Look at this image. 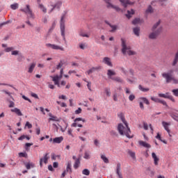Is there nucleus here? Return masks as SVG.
<instances>
[{
	"instance_id": "ea45409f",
	"label": "nucleus",
	"mask_w": 178,
	"mask_h": 178,
	"mask_svg": "<svg viewBox=\"0 0 178 178\" xmlns=\"http://www.w3.org/2000/svg\"><path fill=\"white\" fill-rule=\"evenodd\" d=\"M106 97H111V89L109 88H104Z\"/></svg>"
},
{
	"instance_id": "c756f323",
	"label": "nucleus",
	"mask_w": 178,
	"mask_h": 178,
	"mask_svg": "<svg viewBox=\"0 0 178 178\" xmlns=\"http://www.w3.org/2000/svg\"><path fill=\"white\" fill-rule=\"evenodd\" d=\"M138 89L142 91L143 92H148V91H149V88H144L143 87V86L139 85L138 86Z\"/></svg>"
},
{
	"instance_id": "09e8293b",
	"label": "nucleus",
	"mask_w": 178,
	"mask_h": 178,
	"mask_svg": "<svg viewBox=\"0 0 178 178\" xmlns=\"http://www.w3.org/2000/svg\"><path fill=\"white\" fill-rule=\"evenodd\" d=\"M9 105H8V108H15V102H12V101H9Z\"/></svg>"
},
{
	"instance_id": "2f4dec72",
	"label": "nucleus",
	"mask_w": 178,
	"mask_h": 178,
	"mask_svg": "<svg viewBox=\"0 0 178 178\" xmlns=\"http://www.w3.org/2000/svg\"><path fill=\"white\" fill-rule=\"evenodd\" d=\"M26 168L29 170L31 168H34V163H24Z\"/></svg>"
},
{
	"instance_id": "de8ad7c7",
	"label": "nucleus",
	"mask_w": 178,
	"mask_h": 178,
	"mask_svg": "<svg viewBox=\"0 0 178 178\" xmlns=\"http://www.w3.org/2000/svg\"><path fill=\"white\" fill-rule=\"evenodd\" d=\"M63 66V61L60 60L58 65L56 66V69L59 70Z\"/></svg>"
},
{
	"instance_id": "37998d69",
	"label": "nucleus",
	"mask_w": 178,
	"mask_h": 178,
	"mask_svg": "<svg viewBox=\"0 0 178 178\" xmlns=\"http://www.w3.org/2000/svg\"><path fill=\"white\" fill-rule=\"evenodd\" d=\"M154 12V8H152V6H149L147 9L146 10V13H152Z\"/></svg>"
},
{
	"instance_id": "cd10ccee",
	"label": "nucleus",
	"mask_w": 178,
	"mask_h": 178,
	"mask_svg": "<svg viewBox=\"0 0 178 178\" xmlns=\"http://www.w3.org/2000/svg\"><path fill=\"white\" fill-rule=\"evenodd\" d=\"M80 166V159H76L74 163V169H79Z\"/></svg>"
},
{
	"instance_id": "69168bd1",
	"label": "nucleus",
	"mask_w": 178,
	"mask_h": 178,
	"mask_svg": "<svg viewBox=\"0 0 178 178\" xmlns=\"http://www.w3.org/2000/svg\"><path fill=\"white\" fill-rule=\"evenodd\" d=\"M26 138V136L22 135L19 138H18V140H19L20 141L24 140Z\"/></svg>"
},
{
	"instance_id": "f257e3e1",
	"label": "nucleus",
	"mask_w": 178,
	"mask_h": 178,
	"mask_svg": "<svg viewBox=\"0 0 178 178\" xmlns=\"http://www.w3.org/2000/svg\"><path fill=\"white\" fill-rule=\"evenodd\" d=\"M124 125H123V124L122 123L118 124L117 128L118 133L120 134V136H126L127 138H133L134 136L131 135V131L129 127V124H127V122H124Z\"/></svg>"
},
{
	"instance_id": "f03ea898",
	"label": "nucleus",
	"mask_w": 178,
	"mask_h": 178,
	"mask_svg": "<svg viewBox=\"0 0 178 178\" xmlns=\"http://www.w3.org/2000/svg\"><path fill=\"white\" fill-rule=\"evenodd\" d=\"M160 24L161 21H159L153 25L152 33L149 35V40H156V38H158L159 34L162 32V27L159 26Z\"/></svg>"
},
{
	"instance_id": "f704fd0d",
	"label": "nucleus",
	"mask_w": 178,
	"mask_h": 178,
	"mask_svg": "<svg viewBox=\"0 0 178 178\" xmlns=\"http://www.w3.org/2000/svg\"><path fill=\"white\" fill-rule=\"evenodd\" d=\"M128 154L130 155V156L132 158V159L136 160V152L131 151V150H128Z\"/></svg>"
},
{
	"instance_id": "0e129e2a",
	"label": "nucleus",
	"mask_w": 178,
	"mask_h": 178,
	"mask_svg": "<svg viewBox=\"0 0 178 178\" xmlns=\"http://www.w3.org/2000/svg\"><path fill=\"white\" fill-rule=\"evenodd\" d=\"M143 129H144L145 130H148V124L144 122V123H143Z\"/></svg>"
},
{
	"instance_id": "4468645a",
	"label": "nucleus",
	"mask_w": 178,
	"mask_h": 178,
	"mask_svg": "<svg viewBox=\"0 0 178 178\" xmlns=\"http://www.w3.org/2000/svg\"><path fill=\"white\" fill-rule=\"evenodd\" d=\"M103 63L104 65H106L107 66H109L110 67H112L113 66V64H112V61L111 60V58L109 57H104L103 58Z\"/></svg>"
},
{
	"instance_id": "1a4fd4ad",
	"label": "nucleus",
	"mask_w": 178,
	"mask_h": 178,
	"mask_svg": "<svg viewBox=\"0 0 178 178\" xmlns=\"http://www.w3.org/2000/svg\"><path fill=\"white\" fill-rule=\"evenodd\" d=\"M106 3V8L108 9H115L117 12H120V8L116 6L111 3V0H104Z\"/></svg>"
},
{
	"instance_id": "39448f33",
	"label": "nucleus",
	"mask_w": 178,
	"mask_h": 178,
	"mask_svg": "<svg viewBox=\"0 0 178 178\" xmlns=\"http://www.w3.org/2000/svg\"><path fill=\"white\" fill-rule=\"evenodd\" d=\"M20 11L26 15L28 19H33L34 20L35 19V15L33 13V10L29 4H26L24 8H21Z\"/></svg>"
},
{
	"instance_id": "a878e982",
	"label": "nucleus",
	"mask_w": 178,
	"mask_h": 178,
	"mask_svg": "<svg viewBox=\"0 0 178 178\" xmlns=\"http://www.w3.org/2000/svg\"><path fill=\"white\" fill-rule=\"evenodd\" d=\"M118 117L122 120V123H127L126 119H124V114L123 113H120L118 114Z\"/></svg>"
},
{
	"instance_id": "052dcab7",
	"label": "nucleus",
	"mask_w": 178,
	"mask_h": 178,
	"mask_svg": "<svg viewBox=\"0 0 178 178\" xmlns=\"http://www.w3.org/2000/svg\"><path fill=\"white\" fill-rule=\"evenodd\" d=\"M11 55H14V56L19 55V51L17 50L13 51L11 53Z\"/></svg>"
},
{
	"instance_id": "bb28decb",
	"label": "nucleus",
	"mask_w": 178,
	"mask_h": 178,
	"mask_svg": "<svg viewBox=\"0 0 178 178\" xmlns=\"http://www.w3.org/2000/svg\"><path fill=\"white\" fill-rule=\"evenodd\" d=\"M134 33L136 37H140V27H135L133 29Z\"/></svg>"
},
{
	"instance_id": "8fccbe9b",
	"label": "nucleus",
	"mask_w": 178,
	"mask_h": 178,
	"mask_svg": "<svg viewBox=\"0 0 178 178\" xmlns=\"http://www.w3.org/2000/svg\"><path fill=\"white\" fill-rule=\"evenodd\" d=\"M129 101H134L136 99V96L134 95H130L129 97Z\"/></svg>"
},
{
	"instance_id": "9d476101",
	"label": "nucleus",
	"mask_w": 178,
	"mask_h": 178,
	"mask_svg": "<svg viewBox=\"0 0 178 178\" xmlns=\"http://www.w3.org/2000/svg\"><path fill=\"white\" fill-rule=\"evenodd\" d=\"M46 47L47 48H51V49L65 51V48H63V47L59 46V45H57V44H52L51 43H47Z\"/></svg>"
},
{
	"instance_id": "338daca9",
	"label": "nucleus",
	"mask_w": 178,
	"mask_h": 178,
	"mask_svg": "<svg viewBox=\"0 0 178 178\" xmlns=\"http://www.w3.org/2000/svg\"><path fill=\"white\" fill-rule=\"evenodd\" d=\"M87 87L90 91H91V82H88Z\"/></svg>"
},
{
	"instance_id": "412c9836",
	"label": "nucleus",
	"mask_w": 178,
	"mask_h": 178,
	"mask_svg": "<svg viewBox=\"0 0 178 178\" xmlns=\"http://www.w3.org/2000/svg\"><path fill=\"white\" fill-rule=\"evenodd\" d=\"M65 172L70 173V175H72V161H68L67 164L66 170H65Z\"/></svg>"
},
{
	"instance_id": "4c0bfd02",
	"label": "nucleus",
	"mask_w": 178,
	"mask_h": 178,
	"mask_svg": "<svg viewBox=\"0 0 178 178\" xmlns=\"http://www.w3.org/2000/svg\"><path fill=\"white\" fill-rule=\"evenodd\" d=\"M101 159L104 162V163H108L109 162V159L106 158V156L104 154L101 155Z\"/></svg>"
},
{
	"instance_id": "774afa93",
	"label": "nucleus",
	"mask_w": 178,
	"mask_h": 178,
	"mask_svg": "<svg viewBox=\"0 0 178 178\" xmlns=\"http://www.w3.org/2000/svg\"><path fill=\"white\" fill-rule=\"evenodd\" d=\"M59 166V163L58 162H54L53 163V168H58Z\"/></svg>"
},
{
	"instance_id": "79ce46f5",
	"label": "nucleus",
	"mask_w": 178,
	"mask_h": 178,
	"mask_svg": "<svg viewBox=\"0 0 178 178\" xmlns=\"http://www.w3.org/2000/svg\"><path fill=\"white\" fill-rule=\"evenodd\" d=\"M110 27H111L112 30L111 31V33H115L116 30H118V26L117 25H110Z\"/></svg>"
},
{
	"instance_id": "423d86ee",
	"label": "nucleus",
	"mask_w": 178,
	"mask_h": 178,
	"mask_svg": "<svg viewBox=\"0 0 178 178\" xmlns=\"http://www.w3.org/2000/svg\"><path fill=\"white\" fill-rule=\"evenodd\" d=\"M49 159V153H45L43 157L40 158V166L42 168L44 163L47 165L48 163V160Z\"/></svg>"
},
{
	"instance_id": "7ed1b4c3",
	"label": "nucleus",
	"mask_w": 178,
	"mask_h": 178,
	"mask_svg": "<svg viewBox=\"0 0 178 178\" xmlns=\"http://www.w3.org/2000/svg\"><path fill=\"white\" fill-rule=\"evenodd\" d=\"M121 51L123 55H129V56H131L137 54L136 51L131 50V47H130V45H127L126 40L121 38Z\"/></svg>"
},
{
	"instance_id": "4be33fe9",
	"label": "nucleus",
	"mask_w": 178,
	"mask_h": 178,
	"mask_svg": "<svg viewBox=\"0 0 178 178\" xmlns=\"http://www.w3.org/2000/svg\"><path fill=\"white\" fill-rule=\"evenodd\" d=\"M115 75H116V72H115V71H113L112 70H107V76H108V79H111V80H112V79H113V77H112V76H115Z\"/></svg>"
},
{
	"instance_id": "4d7b16f0",
	"label": "nucleus",
	"mask_w": 178,
	"mask_h": 178,
	"mask_svg": "<svg viewBox=\"0 0 178 178\" xmlns=\"http://www.w3.org/2000/svg\"><path fill=\"white\" fill-rule=\"evenodd\" d=\"M81 111H82L81 108H80V107L78 108V109L75 111V114L76 115H79V113L81 112Z\"/></svg>"
},
{
	"instance_id": "72a5a7b5",
	"label": "nucleus",
	"mask_w": 178,
	"mask_h": 178,
	"mask_svg": "<svg viewBox=\"0 0 178 178\" xmlns=\"http://www.w3.org/2000/svg\"><path fill=\"white\" fill-rule=\"evenodd\" d=\"M111 80H113V81H117V83H123V79H122L119 76L111 78Z\"/></svg>"
},
{
	"instance_id": "a211bd4d",
	"label": "nucleus",
	"mask_w": 178,
	"mask_h": 178,
	"mask_svg": "<svg viewBox=\"0 0 178 178\" xmlns=\"http://www.w3.org/2000/svg\"><path fill=\"white\" fill-rule=\"evenodd\" d=\"M152 157L154 159V163L155 166H158L159 162V158L156 156V154H155V152H152Z\"/></svg>"
},
{
	"instance_id": "864d4df0",
	"label": "nucleus",
	"mask_w": 178,
	"mask_h": 178,
	"mask_svg": "<svg viewBox=\"0 0 178 178\" xmlns=\"http://www.w3.org/2000/svg\"><path fill=\"white\" fill-rule=\"evenodd\" d=\"M94 144L96 147H99V140L98 139H95L94 140Z\"/></svg>"
},
{
	"instance_id": "f8f14e48",
	"label": "nucleus",
	"mask_w": 178,
	"mask_h": 178,
	"mask_svg": "<svg viewBox=\"0 0 178 178\" xmlns=\"http://www.w3.org/2000/svg\"><path fill=\"white\" fill-rule=\"evenodd\" d=\"M152 101H154V102H157L159 104H162V105H163L164 106H166L168 108V104L166 103V102L163 101V100H161L159 98L154 97H151Z\"/></svg>"
},
{
	"instance_id": "aec40b11",
	"label": "nucleus",
	"mask_w": 178,
	"mask_h": 178,
	"mask_svg": "<svg viewBox=\"0 0 178 178\" xmlns=\"http://www.w3.org/2000/svg\"><path fill=\"white\" fill-rule=\"evenodd\" d=\"M63 141V136L56 137L53 139V144H60Z\"/></svg>"
},
{
	"instance_id": "0eeeda50",
	"label": "nucleus",
	"mask_w": 178,
	"mask_h": 178,
	"mask_svg": "<svg viewBox=\"0 0 178 178\" xmlns=\"http://www.w3.org/2000/svg\"><path fill=\"white\" fill-rule=\"evenodd\" d=\"M51 79H52V81H54L55 86H58V87H60V84L59 83V80L63 77V74H60V75L56 76H50Z\"/></svg>"
},
{
	"instance_id": "c85d7f7f",
	"label": "nucleus",
	"mask_w": 178,
	"mask_h": 178,
	"mask_svg": "<svg viewBox=\"0 0 178 178\" xmlns=\"http://www.w3.org/2000/svg\"><path fill=\"white\" fill-rule=\"evenodd\" d=\"M79 35H80V37H86V38H90V35L86 33L83 31L81 30L79 32Z\"/></svg>"
},
{
	"instance_id": "6e6552de",
	"label": "nucleus",
	"mask_w": 178,
	"mask_h": 178,
	"mask_svg": "<svg viewBox=\"0 0 178 178\" xmlns=\"http://www.w3.org/2000/svg\"><path fill=\"white\" fill-rule=\"evenodd\" d=\"M65 17H62L60 19V33H61V35L63 38V40H65L66 38L65 36Z\"/></svg>"
},
{
	"instance_id": "13d9d810",
	"label": "nucleus",
	"mask_w": 178,
	"mask_h": 178,
	"mask_svg": "<svg viewBox=\"0 0 178 178\" xmlns=\"http://www.w3.org/2000/svg\"><path fill=\"white\" fill-rule=\"evenodd\" d=\"M22 98H23V99H25V101H29V102H30L31 104V100L30 99H29V97H27L24 95H22Z\"/></svg>"
},
{
	"instance_id": "680f3d73",
	"label": "nucleus",
	"mask_w": 178,
	"mask_h": 178,
	"mask_svg": "<svg viewBox=\"0 0 178 178\" xmlns=\"http://www.w3.org/2000/svg\"><path fill=\"white\" fill-rule=\"evenodd\" d=\"M31 97H33V98H36V99H38V95L34 92H32L31 94Z\"/></svg>"
},
{
	"instance_id": "393cba45",
	"label": "nucleus",
	"mask_w": 178,
	"mask_h": 178,
	"mask_svg": "<svg viewBox=\"0 0 178 178\" xmlns=\"http://www.w3.org/2000/svg\"><path fill=\"white\" fill-rule=\"evenodd\" d=\"M120 2L124 8H127V5H133V3L130 2L129 0H120Z\"/></svg>"
},
{
	"instance_id": "58836bf2",
	"label": "nucleus",
	"mask_w": 178,
	"mask_h": 178,
	"mask_svg": "<svg viewBox=\"0 0 178 178\" xmlns=\"http://www.w3.org/2000/svg\"><path fill=\"white\" fill-rule=\"evenodd\" d=\"M51 120L52 122H59V118L55 115H53L52 118H49V122H51Z\"/></svg>"
},
{
	"instance_id": "2eb2a0df",
	"label": "nucleus",
	"mask_w": 178,
	"mask_h": 178,
	"mask_svg": "<svg viewBox=\"0 0 178 178\" xmlns=\"http://www.w3.org/2000/svg\"><path fill=\"white\" fill-rule=\"evenodd\" d=\"M52 8L51 9V10L49 11V13H52V12H54V9H59V8H60V6H62V2L60 1H58L57 3H56L54 5H52Z\"/></svg>"
},
{
	"instance_id": "f3484780",
	"label": "nucleus",
	"mask_w": 178,
	"mask_h": 178,
	"mask_svg": "<svg viewBox=\"0 0 178 178\" xmlns=\"http://www.w3.org/2000/svg\"><path fill=\"white\" fill-rule=\"evenodd\" d=\"M120 170H122L121 164L120 163H118L116 168V173L118 176V178L123 177V176L122 175V172H120Z\"/></svg>"
},
{
	"instance_id": "20e7f679",
	"label": "nucleus",
	"mask_w": 178,
	"mask_h": 178,
	"mask_svg": "<svg viewBox=\"0 0 178 178\" xmlns=\"http://www.w3.org/2000/svg\"><path fill=\"white\" fill-rule=\"evenodd\" d=\"M174 72L175 70H170L168 72H164L162 74V76L163 79H165L166 83H170V81H172V84H178V79L173 76Z\"/></svg>"
},
{
	"instance_id": "c03bdc74",
	"label": "nucleus",
	"mask_w": 178,
	"mask_h": 178,
	"mask_svg": "<svg viewBox=\"0 0 178 178\" xmlns=\"http://www.w3.org/2000/svg\"><path fill=\"white\" fill-rule=\"evenodd\" d=\"M83 175H85V176H90V170L88 169H84L82 171Z\"/></svg>"
},
{
	"instance_id": "49530a36",
	"label": "nucleus",
	"mask_w": 178,
	"mask_h": 178,
	"mask_svg": "<svg viewBox=\"0 0 178 178\" xmlns=\"http://www.w3.org/2000/svg\"><path fill=\"white\" fill-rule=\"evenodd\" d=\"M83 158L84 159H90V152H85Z\"/></svg>"
},
{
	"instance_id": "9b49d317",
	"label": "nucleus",
	"mask_w": 178,
	"mask_h": 178,
	"mask_svg": "<svg viewBox=\"0 0 178 178\" xmlns=\"http://www.w3.org/2000/svg\"><path fill=\"white\" fill-rule=\"evenodd\" d=\"M159 97L161 98H167L168 99H170L172 101V102H175V99H173V97L169 94V92H166L165 94L163 93H159Z\"/></svg>"
},
{
	"instance_id": "b1692460",
	"label": "nucleus",
	"mask_w": 178,
	"mask_h": 178,
	"mask_svg": "<svg viewBox=\"0 0 178 178\" xmlns=\"http://www.w3.org/2000/svg\"><path fill=\"white\" fill-rule=\"evenodd\" d=\"M11 112H13L14 113H16L18 116H23V113H22V111L20 109L17 108H14L10 110Z\"/></svg>"
},
{
	"instance_id": "e433bc0d",
	"label": "nucleus",
	"mask_w": 178,
	"mask_h": 178,
	"mask_svg": "<svg viewBox=\"0 0 178 178\" xmlns=\"http://www.w3.org/2000/svg\"><path fill=\"white\" fill-rule=\"evenodd\" d=\"M10 8L11 9H13V10H16V9H19V3H15L13 4H11Z\"/></svg>"
},
{
	"instance_id": "6e6d98bb",
	"label": "nucleus",
	"mask_w": 178,
	"mask_h": 178,
	"mask_svg": "<svg viewBox=\"0 0 178 178\" xmlns=\"http://www.w3.org/2000/svg\"><path fill=\"white\" fill-rule=\"evenodd\" d=\"M13 49H15V48L13 47H7L5 51L6 52H10V51H13Z\"/></svg>"
},
{
	"instance_id": "3c124183",
	"label": "nucleus",
	"mask_w": 178,
	"mask_h": 178,
	"mask_svg": "<svg viewBox=\"0 0 178 178\" xmlns=\"http://www.w3.org/2000/svg\"><path fill=\"white\" fill-rule=\"evenodd\" d=\"M132 23H133L134 24H138V23H140V18H136V19H135L132 22Z\"/></svg>"
},
{
	"instance_id": "ddd939ff",
	"label": "nucleus",
	"mask_w": 178,
	"mask_h": 178,
	"mask_svg": "<svg viewBox=\"0 0 178 178\" xmlns=\"http://www.w3.org/2000/svg\"><path fill=\"white\" fill-rule=\"evenodd\" d=\"M162 126L164 127L165 130L167 131V133L168 134L169 136L172 137V135L170 134V129H169V126H170V124L165 121H163Z\"/></svg>"
},
{
	"instance_id": "7c9ffc66",
	"label": "nucleus",
	"mask_w": 178,
	"mask_h": 178,
	"mask_svg": "<svg viewBox=\"0 0 178 178\" xmlns=\"http://www.w3.org/2000/svg\"><path fill=\"white\" fill-rule=\"evenodd\" d=\"M177 62H178V51L175 54V58L172 62V66H176V65H177Z\"/></svg>"
},
{
	"instance_id": "dca6fc26",
	"label": "nucleus",
	"mask_w": 178,
	"mask_h": 178,
	"mask_svg": "<svg viewBox=\"0 0 178 178\" xmlns=\"http://www.w3.org/2000/svg\"><path fill=\"white\" fill-rule=\"evenodd\" d=\"M102 67L97 66V67H92L91 69L87 71L88 74H91V73H94V72H97L98 70H101Z\"/></svg>"
},
{
	"instance_id": "5fc2aeb1",
	"label": "nucleus",
	"mask_w": 178,
	"mask_h": 178,
	"mask_svg": "<svg viewBox=\"0 0 178 178\" xmlns=\"http://www.w3.org/2000/svg\"><path fill=\"white\" fill-rule=\"evenodd\" d=\"M172 92L175 97H178V89H174L172 90Z\"/></svg>"
},
{
	"instance_id": "5701e85b",
	"label": "nucleus",
	"mask_w": 178,
	"mask_h": 178,
	"mask_svg": "<svg viewBox=\"0 0 178 178\" xmlns=\"http://www.w3.org/2000/svg\"><path fill=\"white\" fill-rule=\"evenodd\" d=\"M36 65L37 64L35 63H31L28 68V73H33V72L34 71V69L35 68Z\"/></svg>"
},
{
	"instance_id": "e2e57ef3",
	"label": "nucleus",
	"mask_w": 178,
	"mask_h": 178,
	"mask_svg": "<svg viewBox=\"0 0 178 178\" xmlns=\"http://www.w3.org/2000/svg\"><path fill=\"white\" fill-rule=\"evenodd\" d=\"M171 118H172V119H174V120H178V117L175 115V114H171Z\"/></svg>"
},
{
	"instance_id": "473e14b6",
	"label": "nucleus",
	"mask_w": 178,
	"mask_h": 178,
	"mask_svg": "<svg viewBox=\"0 0 178 178\" xmlns=\"http://www.w3.org/2000/svg\"><path fill=\"white\" fill-rule=\"evenodd\" d=\"M132 15H134V10H133V9H131V10L127 11V14H126V17L128 19H130V17H131Z\"/></svg>"
},
{
	"instance_id": "603ef678",
	"label": "nucleus",
	"mask_w": 178,
	"mask_h": 178,
	"mask_svg": "<svg viewBox=\"0 0 178 178\" xmlns=\"http://www.w3.org/2000/svg\"><path fill=\"white\" fill-rule=\"evenodd\" d=\"M26 127H28V129H31L33 127V124H30V122H26L25 124Z\"/></svg>"
},
{
	"instance_id": "c9c22d12",
	"label": "nucleus",
	"mask_w": 178,
	"mask_h": 178,
	"mask_svg": "<svg viewBox=\"0 0 178 178\" xmlns=\"http://www.w3.org/2000/svg\"><path fill=\"white\" fill-rule=\"evenodd\" d=\"M39 5V8L40 9H41L42 12H43V13H47V8H45V6H44V5L41 4L40 3H38Z\"/></svg>"
},
{
	"instance_id": "a18cd8bd",
	"label": "nucleus",
	"mask_w": 178,
	"mask_h": 178,
	"mask_svg": "<svg viewBox=\"0 0 178 178\" xmlns=\"http://www.w3.org/2000/svg\"><path fill=\"white\" fill-rule=\"evenodd\" d=\"M79 48L81 49H86V48H87V44L86 43H80Z\"/></svg>"
},
{
	"instance_id": "6ab92c4d",
	"label": "nucleus",
	"mask_w": 178,
	"mask_h": 178,
	"mask_svg": "<svg viewBox=\"0 0 178 178\" xmlns=\"http://www.w3.org/2000/svg\"><path fill=\"white\" fill-rule=\"evenodd\" d=\"M138 144L139 145H140V147H144V148H151V145H149L147 142L139 140Z\"/></svg>"
},
{
	"instance_id": "a19ab883",
	"label": "nucleus",
	"mask_w": 178,
	"mask_h": 178,
	"mask_svg": "<svg viewBox=\"0 0 178 178\" xmlns=\"http://www.w3.org/2000/svg\"><path fill=\"white\" fill-rule=\"evenodd\" d=\"M140 101H142V102H144L145 104H146V105H149V101H148L147 98L140 97Z\"/></svg>"
},
{
	"instance_id": "bf43d9fd",
	"label": "nucleus",
	"mask_w": 178,
	"mask_h": 178,
	"mask_svg": "<svg viewBox=\"0 0 178 178\" xmlns=\"http://www.w3.org/2000/svg\"><path fill=\"white\" fill-rule=\"evenodd\" d=\"M55 26H56V22H54L52 24V26L49 29V31H52V30H54L55 29Z\"/></svg>"
}]
</instances>
